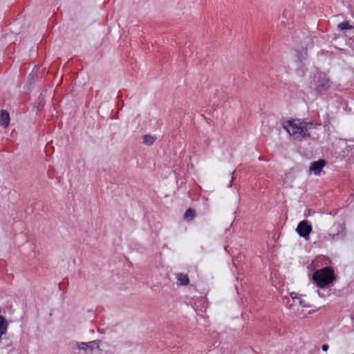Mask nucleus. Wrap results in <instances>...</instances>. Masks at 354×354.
<instances>
[{"label":"nucleus","instance_id":"obj_1","mask_svg":"<svg viewBox=\"0 0 354 354\" xmlns=\"http://www.w3.org/2000/svg\"><path fill=\"white\" fill-rule=\"evenodd\" d=\"M312 279L317 287L322 289L329 288L336 280L334 269L330 266H326L315 270Z\"/></svg>","mask_w":354,"mask_h":354},{"label":"nucleus","instance_id":"obj_2","mask_svg":"<svg viewBox=\"0 0 354 354\" xmlns=\"http://www.w3.org/2000/svg\"><path fill=\"white\" fill-rule=\"evenodd\" d=\"M332 82L328 75L322 71H317L314 73L310 82V87L319 95L326 94L330 88Z\"/></svg>","mask_w":354,"mask_h":354},{"label":"nucleus","instance_id":"obj_3","mask_svg":"<svg viewBox=\"0 0 354 354\" xmlns=\"http://www.w3.org/2000/svg\"><path fill=\"white\" fill-rule=\"evenodd\" d=\"M283 128L291 136L293 139L301 141L306 138H310V134L306 132V129H302L299 119L288 120L282 123Z\"/></svg>","mask_w":354,"mask_h":354},{"label":"nucleus","instance_id":"obj_4","mask_svg":"<svg viewBox=\"0 0 354 354\" xmlns=\"http://www.w3.org/2000/svg\"><path fill=\"white\" fill-rule=\"evenodd\" d=\"M100 341L95 340L88 342H76L73 347L75 354H105L100 348Z\"/></svg>","mask_w":354,"mask_h":354},{"label":"nucleus","instance_id":"obj_5","mask_svg":"<svg viewBox=\"0 0 354 354\" xmlns=\"http://www.w3.org/2000/svg\"><path fill=\"white\" fill-rule=\"evenodd\" d=\"M312 230V225L308 223V221L304 220L300 221L297 225L296 232L301 237L308 240Z\"/></svg>","mask_w":354,"mask_h":354},{"label":"nucleus","instance_id":"obj_6","mask_svg":"<svg viewBox=\"0 0 354 354\" xmlns=\"http://www.w3.org/2000/svg\"><path fill=\"white\" fill-rule=\"evenodd\" d=\"M326 162L324 159H319L316 161H313L310 163L309 167V171L310 173H313L315 175H319L326 165Z\"/></svg>","mask_w":354,"mask_h":354},{"label":"nucleus","instance_id":"obj_7","mask_svg":"<svg viewBox=\"0 0 354 354\" xmlns=\"http://www.w3.org/2000/svg\"><path fill=\"white\" fill-rule=\"evenodd\" d=\"M10 115L6 110H1L0 111V125L6 127L10 123Z\"/></svg>","mask_w":354,"mask_h":354},{"label":"nucleus","instance_id":"obj_8","mask_svg":"<svg viewBox=\"0 0 354 354\" xmlns=\"http://www.w3.org/2000/svg\"><path fill=\"white\" fill-rule=\"evenodd\" d=\"M196 216V212L193 208H188L186 209L183 215V219L187 222L192 221Z\"/></svg>","mask_w":354,"mask_h":354},{"label":"nucleus","instance_id":"obj_9","mask_svg":"<svg viewBox=\"0 0 354 354\" xmlns=\"http://www.w3.org/2000/svg\"><path fill=\"white\" fill-rule=\"evenodd\" d=\"M337 28L340 30H351L354 33V26L351 25L348 21H344L337 25Z\"/></svg>","mask_w":354,"mask_h":354},{"label":"nucleus","instance_id":"obj_10","mask_svg":"<svg viewBox=\"0 0 354 354\" xmlns=\"http://www.w3.org/2000/svg\"><path fill=\"white\" fill-rule=\"evenodd\" d=\"M156 140V137L152 136L149 134H145L142 137V143L147 146H150L154 143Z\"/></svg>","mask_w":354,"mask_h":354},{"label":"nucleus","instance_id":"obj_11","mask_svg":"<svg viewBox=\"0 0 354 354\" xmlns=\"http://www.w3.org/2000/svg\"><path fill=\"white\" fill-rule=\"evenodd\" d=\"M177 279L180 281V284L182 286H187L189 283L188 276L183 273L177 274Z\"/></svg>","mask_w":354,"mask_h":354},{"label":"nucleus","instance_id":"obj_12","mask_svg":"<svg viewBox=\"0 0 354 354\" xmlns=\"http://www.w3.org/2000/svg\"><path fill=\"white\" fill-rule=\"evenodd\" d=\"M344 151L347 153L354 152V140H350L347 141L346 146Z\"/></svg>","mask_w":354,"mask_h":354},{"label":"nucleus","instance_id":"obj_13","mask_svg":"<svg viewBox=\"0 0 354 354\" xmlns=\"http://www.w3.org/2000/svg\"><path fill=\"white\" fill-rule=\"evenodd\" d=\"M38 71H39V68L37 66H35L34 68L32 69V72L29 75L28 81L32 82V81L37 80L38 77V75H37Z\"/></svg>","mask_w":354,"mask_h":354},{"label":"nucleus","instance_id":"obj_14","mask_svg":"<svg viewBox=\"0 0 354 354\" xmlns=\"http://www.w3.org/2000/svg\"><path fill=\"white\" fill-rule=\"evenodd\" d=\"M299 124H301V127H302V129H306V132H308L309 127L313 125V121L307 122V121H304V120L301 121L299 120Z\"/></svg>","mask_w":354,"mask_h":354},{"label":"nucleus","instance_id":"obj_15","mask_svg":"<svg viewBox=\"0 0 354 354\" xmlns=\"http://www.w3.org/2000/svg\"><path fill=\"white\" fill-rule=\"evenodd\" d=\"M307 56V50L302 49L301 51L297 52V57L300 62Z\"/></svg>","mask_w":354,"mask_h":354},{"label":"nucleus","instance_id":"obj_16","mask_svg":"<svg viewBox=\"0 0 354 354\" xmlns=\"http://www.w3.org/2000/svg\"><path fill=\"white\" fill-rule=\"evenodd\" d=\"M315 211H313V210H312V209H306L304 211V216H305V217H308V216H310L311 214H315Z\"/></svg>","mask_w":354,"mask_h":354},{"label":"nucleus","instance_id":"obj_17","mask_svg":"<svg viewBox=\"0 0 354 354\" xmlns=\"http://www.w3.org/2000/svg\"><path fill=\"white\" fill-rule=\"evenodd\" d=\"M290 297H292V299L293 300H294L295 299H299V298L297 297V293H295V292H291V293H290Z\"/></svg>","mask_w":354,"mask_h":354},{"label":"nucleus","instance_id":"obj_18","mask_svg":"<svg viewBox=\"0 0 354 354\" xmlns=\"http://www.w3.org/2000/svg\"><path fill=\"white\" fill-rule=\"evenodd\" d=\"M322 349L324 351H327L328 350V344H323L322 346Z\"/></svg>","mask_w":354,"mask_h":354},{"label":"nucleus","instance_id":"obj_19","mask_svg":"<svg viewBox=\"0 0 354 354\" xmlns=\"http://www.w3.org/2000/svg\"><path fill=\"white\" fill-rule=\"evenodd\" d=\"M299 304H300L301 306H302L303 307H309V306L306 305V304H304V300H302V299H299Z\"/></svg>","mask_w":354,"mask_h":354},{"label":"nucleus","instance_id":"obj_20","mask_svg":"<svg viewBox=\"0 0 354 354\" xmlns=\"http://www.w3.org/2000/svg\"><path fill=\"white\" fill-rule=\"evenodd\" d=\"M234 172H235V171H234L232 172V179H231V180H230V185H229L230 187H232V182H233V180H234Z\"/></svg>","mask_w":354,"mask_h":354},{"label":"nucleus","instance_id":"obj_21","mask_svg":"<svg viewBox=\"0 0 354 354\" xmlns=\"http://www.w3.org/2000/svg\"><path fill=\"white\" fill-rule=\"evenodd\" d=\"M183 53H184L185 55H187V51L186 50V48H185V49L183 50Z\"/></svg>","mask_w":354,"mask_h":354},{"label":"nucleus","instance_id":"obj_22","mask_svg":"<svg viewBox=\"0 0 354 354\" xmlns=\"http://www.w3.org/2000/svg\"><path fill=\"white\" fill-rule=\"evenodd\" d=\"M39 106L43 107L44 104L42 102H39Z\"/></svg>","mask_w":354,"mask_h":354}]
</instances>
